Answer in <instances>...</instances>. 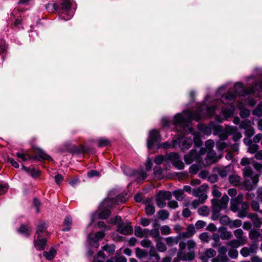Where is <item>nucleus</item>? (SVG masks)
Here are the masks:
<instances>
[{"label":"nucleus","instance_id":"f257e3e1","mask_svg":"<svg viewBox=\"0 0 262 262\" xmlns=\"http://www.w3.org/2000/svg\"><path fill=\"white\" fill-rule=\"evenodd\" d=\"M216 110L215 106L208 107L202 104L198 108L197 111H185L182 113L177 114L171 122L167 118H163L162 120V124L164 126H169L172 124L175 127H180L184 130L189 121L192 120L199 121L206 116H211Z\"/></svg>","mask_w":262,"mask_h":262},{"label":"nucleus","instance_id":"f03ea898","mask_svg":"<svg viewBox=\"0 0 262 262\" xmlns=\"http://www.w3.org/2000/svg\"><path fill=\"white\" fill-rule=\"evenodd\" d=\"M243 176L244 188L248 191L253 190L259 181V175L254 173L250 166H246L243 169Z\"/></svg>","mask_w":262,"mask_h":262},{"label":"nucleus","instance_id":"7ed1b4c3","mask_svg":"<svg viewBox=\"0 0 262 262\" xmlns=\"http://www.w3.org/2000/svg\"><path fill=\"white\" fill-rule=\"evenodd\" d=\"M72 3L69 0H63L57 4V12L61 19L68 20L70 19L73 14L71 11Z\"/></svg>","mask_w":262,"mask_h":262},{"label":"nucleus","instance_id":"20e7f679","mask_svg":"<svg viewBox=\"0 0 262 262\" xmlns=\"http://www.w3.org/2000/svg\"><path fill=\"white\" fill-rule=\"evenodd\" d=\"M229 198L227 195H224L220 200H212V209L213 214L212 218L213 220L219 217V212L222 209L227 207Z\"/></svg>","mask_w":262,"mask_h":262},{"label":"nucleus","instance_id":"39448f33","mask_svg":"<svg viewBox=\"0 0 262 262\" xmlns=\"http://www.w3.org/2000/svg\"><path fill=\"white\" fill-rule=\"evenodd\" d=\"M257 88H259L260 90L262 91V81L255 83L252 88L247 89L244 88L243 84L241 82H236L234 85L235 93L237 95L243 96L255 93Z\"/></svg>","mask_w":262,"mask_h":262},{"label":"nucleus","instance_id":"423d86ee","mask_svg":"<svg viewBox=\"0 0 262 262\" xmlns=\"http://www.w3.org/2000/svg\"><path fill=\"white\" fill-rule=\"evenodd\" d=\"M171 198L172 195L170 191H160L156 196V204L159 208H163L166 205V201L170 200Z\"/></svg>","mask_w":262,"mask_h":262},{"label":"nucleus","instance_id":"0eeeda50","mask_svg":"<svg viewBox=\"0 0 262 262\" xmlns=\"http://www.w3.org/2000/svg\"><path fill=\"white\" fill-rule=\"evenodd\" d=\"M192 144V139L187 137L173 140L172 142V146L173 148H176L178 145L182 150L189 149Z\"/></svg>","mask_w":262,"mask_h":262},{"label":"nucleus","instance_id":"6e6552de","mask_svg":"<svg viewBox=\"0 0 262 262\" xmlns=\"http://www.w3.org/2000/svg\"><path fill=\"white\" fill-rule=\"evenodd\" d=\"M161 140L160 133L156 129L151 130L149 132L148 137L147 140V146L148 149H151L155 143Z\"/></svg>","mask_w":262,"mask_h":262},{"label":"nucleus","instance_id":"1a4fd4ad","mask_svg":"<svg viewBox=\"0 0 262 262\" xmlns=\"http://www.w3.org/2000/svg\"><path fill=\"white\" fill-rule=\"evenodd\" d=\"M124 172L127 176H135L138 182H140V181L144 180L147 176L146 172L143 170L133 171L132 169L127 167H125V169L124 170Z\"/></svg>","mask_w":262,"mask_h":262},{"label":"nucleus","instance_id":"9d476101","mask_svg":"<svg viewBox=\"0 0 262 262\" xmlns=\"http://www.w3.org/2000/svg\"><path fill=\"white\" fill-rule=\"evenodd\" d=\"M257 249V244L255 242H254L251 244L249 247L242 248L240 250V253L243 257H247L251 255L256 254Z\"/></svg>","mask_w":262,"mask_h":262},{"label":"nucleus","instance_id":"9b49d317","mask_svg":"<svg viewBox=\"0 0 262 262\" xmlns=\"http://www.w3.org/2000/svg\"><path fill=\"white\" fill-rule=\"evenodd\" d=\"M184 159L185 163L189 165L194 161H200V155L195 149H192L188 154L184 156Z\"/></svg>","mask_w":262,"mask_h":262},{"label":"nucleus","instance_id":"f8f14e48","mask_svg":"<svg viewBox=\"0 0 262 262\" xmlns=\"http://www.w3.org/2000/svg\"><path fill=\"white\" fill-rule=\"evenodd\" d=\"M178 257L182 261H191L194 259L195 254L193 251H190L187 253L180 251L178 253Z\"/></svg>","mask_w":262,"mask_h":262},{"label":"nucleus","instance_id":"ddd939ff","mask_svg":"<svg viewBox=\"0 0 262 262\" xmlns=\"http://www.w3.org/2000/svg\"><path fill=\"white\" fill-rule=\"evenodd\" d=\"M226 130L229 135H233V139L235 141H237L240 139L242 136L239 132H238L237 127L234 126H228L226 127Z\"/></svg>","mask_w":262,"mask_h":262},{"label":"nucleus","instance_id":"4468645a","mask_svg":"<svg viewBox=\"0 0 262 262\" xmlns=\"http://www.w3.org/2000/svg\"><path fill=\"white\" fill-rule=\"evenodd\" d=\"M216 254V252L214 250L209 248L199 253V257L202 260H207L209 258L215 256Z\"/></svg>","mask_w":262,"mask_h":262},{"label":"nucleus","instance_id":"2eb2a0df","mask_svg":"<svg viewBox=\"0 0 262 262\" xmlns=\"http://www.w3.org/2000/svg\"><path fill=\"white\" fill-rule=\"evenodd\" d=\"M104 236L105 233L104 231L97 232L95 233L94 238H92L90 235L89 236V242L91 244H93L94 247L98 248L99 246L98 241L103 238Z\"/></svg>","mask_w":262,"mask_h":262},{"label":"nucleus","instance_id":"dca6fc26","mask_svg":"<svg viewBox=\"0 0 262 262\" xmlns=\"http://www.w3.org/2000/svg\"><path fill=\"white\" fill-rule=\"evenodd\" d=\"M118 231L122 234L128 235L132 232L133 228L130 224L122 223L118 226Z\"/></svg>","mask_w":262,"mask_h":262},{"label":"nucleus","instance_id":"f3484780","mask_svg":"<svg viewBox=\"0 0 262 262\" xmlns=\"http://www.w3.org/2000/svg\"><path fill=\"white\" fill-rule=\"evenodd\" d=\"M248 217L251 220L254 227L259 228L261 226L262 219L259 218L257 214L249 213L248 215Z\"/></svg>","mask_w":262,"mask_h":262},{"label":"nucleus","instance_id":"a211bd4d","mask_svg":"<svg viewBox=\"0 0 262 262\" xmlns=\"http://www.w3.org/2000/svg\"><path fill=\"white\" fill-rule=\"evenodd\" d=\"M233 169L232 165H229L224 167H218L216 168V171L219 174L222 178H225L231 172Z\"/></svg>","mask_w":262,"mask_h":262},{"label":"nucleus","instance_id":"6ab92c4d","mask_svg":"<svg viewBox=\"0 0 262 262\" xmlns=\"http://www.w3.org/2000/svg\"><path fill=\"white\" fill-rule=\"evenodd\" d=\"M235 98L234 94L229 92L222 96L221 101L224 104H231L234 101Z\"/></svg>","mask_w":262,"mask_h":262},{"label":"nucleus","instance_id":"aec40b11","mask_svg":"<svg viewBox=\"0 0 262 262\" xmlns=\"http://www.w3.org/2000/svg\"><path fill=\"white\" fill-rule=\"evenodd\" d=\"M235 111V107L233 105L223 107L222 110V113L224 116L223 120L227 119L231 116Z\"/></svg>","mask_w":262,"mask_h":262},{"label":"nucleus","instance_id":"412c9836","mask_svg":"<svg viewBox=\"0 0 262 262\" xmlns=\"http://www.w3.org/2000/svg\"><path fill=\"white\" fill-rule=\"evenodd\" d=\"M195 233V230L193 225H190L186 231L181 233L180 236L181 238H189Z\"/></svg>","mask_w":262,"mask_h":262},{"label":"nucleus","instance_id":"4be33fe9","mask_svg":"<svg viewBox=\"0 0 262 262\" xmlns=\"http://www.w3.org/2000/svg\"><path fill=\"white\" fill-rule=\"evenodd\" d=\"M151 237L155 238L156 241H159L161 237L159 232V225L157 223L153 224V229L149 230V234Z\"/></svg>","mask_w":262,"mask_h":262},{"label":"nucleus","instance_id":"5701e85b","mask_svg":"<svg viewBox=\"0 0 262 262\" xmlns=\"http://www.w3.org/2000/svg\"><path fill=\"white\" fill-rule=\"evenodd\" d=\"M247 242V240L245 239H242V240H238V239H233L231 241H230L227 243V246L233 248V249H236V248H238L240 246L244 245L246 244Z\"/></svg>","mask_w":262,"mask_h":262},{"label":"nucleus","instance_id":"b1692460","mask_svg":"<svg viewBox=\"0 0 262 262\" xmlns=\"http://www.w3.org/2000/svg\"><path fill=\"white\" fill-rule=\"evenodd\" d=\"M149 234V230L142 229L140 227H136L135 229V234L139 237H146Z\"/></svg>","mask_w":262,"mask_h":262},{"label":"nucleus","instance_id":"393cba45","mask_svg":"<svg viewBox=\"0 0 262 262\" xmlns=\"http://www.w3.org/2000/svg\"><path fill=\"white\" fill-rule=\"evenodd\" d=\"M40 237L37 236V239L34 242V245L37 249L43 250L46 246L47 241L45 238L40 239Z\"/></svg>","mask_w":262,"mask_h":262},{"label":"nucleus","instance_id":"a878e982","mask_svg":"<svg viewBox=\"0 0 262 262\" xmlns=\"http://www.w3.org/2000/svg\"><path fill=\"white\" fill-rule=\"evenodd\" d=\"M47 225L45 222H40L37 227L36 233L37 236L41 237L43 233L47 232Z\"/></svg>","mask_w":262,"mask_h":262},{"label":"nucleus","instance_id":"bb28decb","mask_svg":"<svg viewBox=\"0 0 262 262\" xmlns=\"http://www.w3.org/2000/svg\"><path fill=\"white\" fill-rule=\"evenodd\" d=\"M219 232H220L221 238L222 239H229L232 236V233L227 231L225 228H220Z\"/></svg>","mask_w":262,"mask_h":262},{"label":"nucleus","instance_id":"cd10ccee","mask_svg":"<svg viewBox=\"0 0 262 262\" xmlns=\"http://www.w3.org/2000/svg\"><path fill=\"white\" fill-rule=\"evenodd\" d=\"M72 224V217L69 215L66 216L63 223V228L62 229V230L64 231L70 230L71 228Z\"/></svg>","mask_w":262,"mask_h":262},{"label":"nucleus","instance_id":"c85d7f7f","mask_svg":"<svg viewBox=\"0 0 262 262\" xmlns=\"http://www.w3.org/2000/svg\"><path fill=\"white\" fill-rule=\"evenodd\" d=\"M206 186H207L203 185L199 188L194 189L192 191L193 195L196 197H198L199 199H202L203 195H207V194L202 189V187Z\"/></svg>","mask_w":262,"mask_h":262},{"label":"nucleus","instance_id":"c756f323","mask_svg":"<svg viewBox=\"0 0 262 262\" xmlns=\"http://www.w3.org/2000/svg\"><path fill=\"white\" fill-rule=\"evenodd\" d=\"M207 198V195H203L202 199L198 198L192 201L191 205L193 208H197L200 204H203Z\"/></svg>","mask_w":262,"mask_h":262},{"label":"nucleus","instance_id":"7c9ffc66","mask_svg":"<svg viewBox=\"0 0 262 262\" xmlns=\"http://www.w3.org/2000/svg\"><path fill=\"white\" fill-rule=\"evenodd\" d=\"M207 158L210 163L215 162L217 160L216 152L213 150H209L207 152Z\"/></svg>","mask_w":262,"mask_h":262},{"label":"nucleus","instance_id":"2f4dec72","mask_svg":"<svg viewBox=\"0 0 262 262\" xmlns=\"http://www.w3.org/2000/svg\"><path fill=\"white\" fill-rule=\"evenodd\" d=\"M260 236L259 231L255 229H251L249 233V238L251 240H256Z\"/></svg>","mask_w":262,"mask_h":262},{"label":"nucleus","instance_id":"473e14b6","mask_svg":"<svg viewBox=\"0 0 262 262\" xmlns=\"http://www.w3.org/2000/svg\"><path fill=\"white\" fill-rule=\"evenodd\" d=\"M56 254V251L53 248H51L49 252L45 251L43 253V256L48 260H51L53 259L55 257Z\"/></svg>","mask_w":262,"mask_h":262},{"label":"nucleus","instance_id":"72a5a7b5","mask_svg":"<svg viewBox=\"0 0 262 262\" xmlns=\"http://www.w3.org/2000/svg\"><path fill=\"white\" fill-rule=\"evenodd\" d=\"M158 216L159 219L164 221L167 219L169 216V212L165 209L161 210L158 212Z\"/></svg>","mask_w":262,"mask_h":262},{"label":"nucleus","instance_id":"f704fd0d","mask_svg":"<svg viewBox=\"0 0 262 262\" xmlns=\"http://www.w3.org/2000/svg\"><path fill=\"white\" fill-rule=\"evenodd\" d=\"M165 242L169 246H172L177 245L179 243V237H168L165 238Z\"/></svg>","mask_w":262,"mask_h":262},{"label":"nucleus","instance_id":"c9c22d12","mask_svg":"<svg viewBox=\"0 0 262 262\" xmlns=\"http://www.w3.org/2000/svg\"><path fill=\"white\" fill-rule=\"evenodd\" d=\"M243 234H244V232L242 230V229H241V228L237 229H236V230H235L234 231V235L235 236V237L237 238L236 239H238V240H242V239L247 240L246 237H244L243 236Z\"/></svg>","mask_w":262,"mask_h":262},{"label":"nucleus","instance_id":"e433bc0d","mask_svg":"<svg viewBox=\"0 0 262 262\" xmlns=\"http://www.w3.org/2000/svg\"><path fill=\"white\" fill-rule=\"evenodd\" d=\"M229 181L234 186H237L240 182V177L236 175H231L229 177Z\"/></svg>","mask_w":262,"mask_h":262},{"label":"nucleus","instance_id":"4c0bfd02","mask_svg":"<svg viewBox=\"0 0 262 262\" xmlns=\"http://www.w3.org/2000/svg\"><path fill=\"white\" fill-rule=\"evenodd\" d=\"M198 213L202 216H206L209 214L210 210L206 206H203L198 209Z\"/></svg>","mask_w":262,"mask_h":262},{"label":"nucleus","instance_id":"58836bf2","mask_svg":"<svg viewBox=\"0 0 262 262\" xmlns=\"http://www.w3.org/2000/svg\"><path fill=\"white\" fill-rule=\"evenodd\" d=\"M162 172L163 170L161 167L159 166H156L154 167V174L155 177L157 178V179L159 180L163 179V177L162 176Z\"/></svg>","mask_w":262,"mask_h":262},{"label":"nucleus","instance_id":"ea45409f","mask_svg":"<svg viewBox=\"0 0 262 262\" xmlns=\"http://www.w3.org/2000/svg\"><path fill=\"white\" fill-rule=\"evenodd\" d=\"M98 145L99 147L106 146L110 144V140L104 138H101L97 140Z\"/></svg>","mask_w":262,"mask_h":262},{"label":"nucleus","instance_id":"a19ab883","mask_svg":"<svg viewBox=\"0 0 262 262\" xmlns=\"http://www.w3.org/2000/svg\"><path fill=\"white\" fill-rule=\"evenodd\" d=\"M36 158H40L43 160H52V159L49 155L46 154L43 151L39 150L37 155L36 156Z\"/></svg>","mask_w":262,"mask_h":262},{"label":"nucleus","instance_id":"79ce46f5","mask_svg":"<svg viewBox=\"0 0 262 262\" xmlns=\"http://www.w3.org/2000/svg\"><path fill=\"white\" fill-rule=\"evenodd\" d=\"M105 255L103 251H99L94 257V262H104Z\"/></svg>","mask_w":262,"mask_h":262},{"label":"nucleus","instance_id":"37998d69","mask_svg":"<svg viewBox=\"0 0 262 262\" xmlns=\"http://www.w3.org/2000/svg\"><path fill=\"white\" fill-rule=\"evenodd\" d=\"M18 231L21 234L26 236H28L30 234L31 230L27 226L21 225Z\"/></svg>","mask_w":262,"mask_h":262},{"label":"nucleus","instance_id":"c03bdc74","mask_svg":"<svg viewBox=\"0 0 262 262\" xmlns=\"http://www.w3.org/2000/svg\"><path fill=\"white\" fill-rule=\"evenodd\" d=\"M173 194L175 198L178 201H181L185 198L184 192L181 190L173 191Z\"/></svg>","mask_w":262,"mask_h":262},{"label":"nucleus","instance_id":"a18cd8bd","mask_svg":"<svg viewBox=\"0 0 262 262\" xmlns=\"http://www.w3.org/2000/svg\"><path fill=\"white\" fill-rule=\"evenodd\" d=\"M136 254L137 257L143 258L147 255V252L138 248L136 249Z\"/></svg>","mask_w":262,"mask_h":262},{"label":"nucleus","instance_id":"49530a36","mask_svg":"<svg viewBox=\"0 0 262 262\" xmlns=\"http://www.w3.org/2000/svg\"><path fill=\"white\" fill-rule=\"evenodd\" d=\"M242 225V222L240 220L237 219L234 221L231 220L229 227L230 228H238L241 227Z\"/></svg>","mask_w":262,"mask_h":262},{"label":"nucleus","instance_id":"de8ad7c7","mask_svg":"<svg viewBox=\"0 0 262 262\" xmlns=\"http://www.w3.org/2000/svg\"><path fill=\"white\" fill-rule=\"evenodd\" d=\"M111 215V212L109 209H105L102 210L98 215V217L100 219H105Z\"/></svg>","mask_w":262,"mask_h":262},{"label":"nucleus","instance_id":"09e8293b","mask_svg":"<svg viewBox=\"0 0 262 262\" xmlns=\"http://www.w3.org/2000/svg\"><path fill=\"white\" fill-rule=\"evenodd\" d=\"M252 114L258 117L262 116V103L258 104L257 107L253 111Z\"/></svg>","mask_w":262,"mask_h":262},{"label":"nucleus","instance_id":"8fccbe9b","mask_svg":"<svg viewBox=\"0 0 262 262\" xmlns=\"http://www.w3.org/2000/svg\"><path fill=\"white\" fill-rule=\"evenodd\" d=\"M168 158L172 164H173V162L177 161L180 159L179 154L174 152H170L168 155Z\"/></svg>","mask_w":262,"mask_h":262},{"label":"nucleus","instance_id":"3c124183","mask_svg":"<svg viewBox=\"0 0 262 262\" xmlns=\"http://www.w3.org/2000/svg\"><path fill=\"white\" fill-rule=\"evenodd\" d=\"M146 213L148 215H152L155 212V208L154 205L148 204L145 207Z\"/></svg>","mask_w":262,"mask_h":262},{"label":"nucleus","instance_id":"603ef678","mask_svg":"<svg viewBox=\"0 0 262 262\" xmlns=\"http://www.w3.org/2000/svg\"><path fill=\"white\" fill-rule=\"evenodd\" d=\"M238 107L241 110L239 115L242 118H246L250 115V112L249 110L247 109H243L240 106V104L238 105Z\"/></svg>","mask_w":262,"mask_h":262},{"label":"nucleus","instance_id":"864d4df0","mask_svg":"<svg viewBox=\"0 0 262 262\" xmlns=\"http://www.w3.org/2000/svg\"><path fill=\"white\" fill-rule=\"evenodd\" d=\"M156 248L158 251L161 252H164L167 249L166 245L163 243L160 242L159 241L157 242L156 244Z\"/></svg>","mask_w":262,"mask_h":262},{"label":"nucleus","instance_id":"5fc2aeb1","mask_svg":"<svg viewBox=\"0 0 262 262\" xmlns=\"http://www.w3.org/2000/svg\"><path fill=\"white\" fill-rule=\"evenodd\" d=\"M172 165L178 169H183L184 168V164L181 159L177 161L173 162Z\"/></svg>","mask_w":262,"mask_h":262},{"label":"nucleus","instance_id":"6e6d98bb","mask_svg":"<svg viewBox=\"0 0 262 262\" xmlns=\"http://www.w3.org/2000/svg\"><path fill=\"white\" fill-rule=\"evenodd\" d=\"M230 219L227 215H224L221 217L220 221L223 225H228L229 226L230 222Z\"/></svg>","mask_w":262,"mask_h":262},{"label":"nucleus","instance_id":"4d7b16f0","mask_svg":"<svg viewBox=\"0 0 262 262\" xmlns=\"http://www.w3.org/2000/svg\"><path fill=\"white\" fill-rule=\"evenodd\" d=\"M200 239L203 242L208 243L210 240V237L208 234L206 232H204L200 234Z\"/></svg>","mask_w":262,"mask_h":262},{"label":"nucleus","instance_id":"13d9d810","mask_svg":"<svg viewBox=\"0 0 262 262\" xmlns=\"http://www.w3.org/2000/svg\"><path fill=\"white\" fill-rule=\"evenodd\" d=\"M251 122L249 120H243L240 124L239 127L245 130L251 126Z\"/></svg>","mask_w":262,"mask_h":262},{"label":"nucleus","instance_id":"bf43d9fd","mask_svg":"<svg viewBox=\"0 0 262 262\" xmlns=\"http://www.w3.org/2000/svg\"><path fill=\"white\" fill-rule=\"evenodd\" d=\"M227 147V144L224 141H219L216 143V147L219 150H223Z\"/></svg>","mask_w":262,"mask_h":262},{"label":"nucleus","instance_id":"052dcab7","mask_svg":"<svg viewBox=\"0 0 262 262\" xmlns=\"http://www.w3.org/2000/svg\"><path fill=\"white\" fill-rule=\"evenodd\" d=\"M259 146L257 144H251L248 147V151L251 154H255L258 151Z\"/></svg>","mask_w":262,"mask_h":262},{"label":"nucleus","instance_id":"680f3d73","mask_svg":"<svg viewBox=\"0 0 262 262\" xmlns=\"http://www.w3.org/2000/svg\"><path fill=\"white\" fill-rule=\"evenodd\" d=\"M228 255L231 258L235 259L237 257L238 252L236 249H232L228 251Z\"/></svg>","mask_w":262,"mask_h":262},{"label":"nucleus","instance_id":"e2e57ef3","mask_svg":"<svg viewBox=\"0 0 262 262\" xmlns=\"http://www.w3.org/2000/svg\"><path fill=\"white\" fill-rule=\"evenodd\" d=\"M161 233L163 235H167L170 233V228L168 226L164 225L160 228Z\"/></svg>","mask_w":262,"mask_h":262},{"label":"nucleus","instance_id":"0e129e2a","mask_svg":"<svg viewBox=\"0 0 262 262\" xmlns=\"http://www.w3.org/2000/svg\"><path fill=\"white\" fill-rule=\"evenodd\" d=\"M200 169V166L197 164H192L189 167V172L192 174H196Z\"/></svg>","mask_w":262,"mask_h":262},{"label":"nucleus","instance_id":"69168bd1","mask_svg":"<svg viewBox=\"0 0 262 262\" xmlns=\"http://www.w3.org/2000/svg\"><path fill=\"white\" fill-rule=\"evenodd\" d=\"M199 129L207 135H210L211 132V128L205 125H201Z\"/></svg>","mask_w":262,"mask_h":262},{"label":"nucleus","instance_id":"338daca9","mask_svg":"<svg viewBox=\"0 0 262 262\" xmlns=\"http://www.w3.org/2000/svg\"><path fill=\"white\" fill-rule=\"evenodd\" d=\"M214 145V142L212 140H208L205 142V147L208 149L212 150Z\"/></svg>","mask_w":262,"mask_h":262},{"label":"nucleus","instance_id":"774afa93","mask_svg":"<svg viewBox=\"0 0 262 262\" xmlns=\"http://www.w3.org/2000/svg\"><path fill=\"white\" fill-rule=\"evenodd\" d=\"M187 247L189 251H192L196 247V243L193 240L189 239L187 242Z\"/></svg>","mask_w":262,"mask_h":262}]
</instances>
